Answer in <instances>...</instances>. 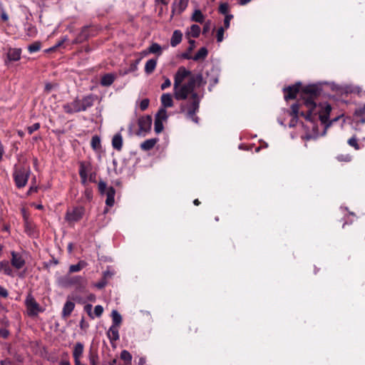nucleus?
Here are the masks:
<instances>
[{
    "instance_id": "obj_25",
    "label": "nucleus",
    "mask_w": 365,
    "mask_h": 365,
    "mask_svg": "<svg viewBox=\"0 0 365 365\" xmlns=\"http://www.w3.org/2000/svg\"><path fill=\"white\" fill-rule=\"evenodd\" d=\"M182 33L176 30L173 32V36L170 39V45L173 47L176 46L178 44H179L182 41Z\"/></svg>"
},
{
    "instance_id": "obj_55",
    "label": "nucleus",
    "mask_w": 365,
    "mask_h": 365,
    "mask_svg": "<svg viewBox=\"0 0 365 365\" xmlns=\"http://www.w3.org/2000/svg\"><path fill=\"white\" fill-rule=\"evenodd\" d=\"M3 154H4V147H3L2 144L0 143V160L2 158Z\"/></svg>"
},
{
    "instance_id": "obj_26",
    "label": "nucleus",
    "mask_w": 365,
    "mask_h": 365,
    "mask_svg": "<svg viewBox=\"0 0 365 365\" xmlns=\"http://www.w3.org/2000/svg\"><path fill=\"white\" fill-rule=\"evenodd\" d=\"M191 20L197 23H202L205 21V16L200 9H195L191 16Z\"/></svg>"
},
{
    "instance_id": "obj_31",
    "label": "nucleus",
    "mask_w": 365,
    "mask_h": 365,
    "mask_svg": "<svg viewBox=\"0 0 365 365\" xmlns=\"http://www.w3.org/2000/svg\"><path fill=\"white\" fill-rule=\"evenodd\" d=\"M112 325H116L117 327H119L122 322L121 315L116 310H113L112 312Z\"/></svg>"
},
{
    "instance_id": "obj_35",
    "label": "nucleus",
    "mask_w": 365,
    "mask_h": 365,
    "mask_svg": "<svg viewBox=\"0 0 365 365\" xmlns=\"http://www.w3.org/2000/svg\"><path fill=\"white\" fill-rule=\"evenodd\" d=\"M91 146L93 149L96 150L100 148L101 147V140L98 136L94 135L92 137L91 142Z\"/></svg>"
},
{
    "instance_id": "obj_27",
    "label": "nucleus",
    "mask_w": 365,
    "mask_h": 365,
    "mask_svg": "<svg viewBox=\"0 0 365 365\" xmlns=\"http://www.w3.org/2000/svg\"><path fill=\"white\" fill-rule=\"evenodd\" d=\"M150 53L157 54L158 56L162 54V47L157 43H153L148 48Z\"/></svg>"
},
{
    "instance_id": "obj_16",
    "label": "nucleus",
    "mask_w": 365,
    "mask_h": 365,
    "mask_svg": "<svg viewBox=\"0 0 365 365\" xmlns=\"http://www.w3.org/2000/svg\"><path fill=\"white\" fill-rule=\"evenodd\" d=\"M162 107L166 109L173 106V99L170 93H163L160 97Z\"/></svg>"
},
{
    "instance_id": "obj_58",
    "label": "nucleus",
    "mask_w": 365,
    "mask_h": 365,
    "mask_svg": "<svg viewBox=\"0 0 365 365\" xmlns=\"http://www.w3.org/2000/svg\"><path fill=\"white\" fill-rule=\"evenodd\" d=\"M60 365H71V364L68 361H61L60 362Z\"/></svg>"
},
{
    "instance_id": "obj_41",
    "label": "nucleus",
    "mask_w": 365,
    "mask_h": 365,
    "mask_svg": "<svg viewBox=\"0 0 365 365\" xmlns=\"http://www.w3.org/2000/svg\"><path fill=\"white\" fill-rule=\"evenodd\" d=\"M225 28L220 27L218 29L217 32V42H222L224 38Z\"/></svg>"
},
{
    "instance_id": "obj_53",
    "label": "nucleus",
    "mask_w": 365,
    "mask_h": 365,
    "mask_svg": "<svg viewBox=\"0 0 365 365\" xmlns=\"http://www.w3.org/2000/svg\"><path fill=\"white\" fill-rule=\"evenodd\" d=\"M187 3L188 0H180V4L182 7V9H184L187 6Z\"/></svg>"
},
{
    "instance_id": "obj_19",
    "label": "nucleus",
    "mask_w": 365,
    "mask_h": 365,
    "mask_svg": "<svg viewBox=\"0 0 365 365\" xmlns=\"http://www.w3.org/2000/svg\"><path fill=\"white\" fill-rule=\"evenodd\" d=\"M118 328L119 327H117L116 325H111L109 328L107 334L111 341L119 339Z\"/></svg>"
},
{
    "instance_id": "obj_51",
    "label": "nucleus",
    "mask_w": 365,
    "mask_h": 365,
    "mask_svg": "<svg viewBox=\"0 0 365 365\" xmlns=\"http://www.w3.org/2000/svg\"><path fill=\"white\" fill-rule=\"evenodd\" d=\"M91 309H92V305L91 304H87L86 307H85V310L88 312V315L93 318V317L92 316V313H91Z\"/></svg>"
},
{
    "instance_id": "obj_11",
    "label": "nucleus",
    "mask_w": 365,
    "mask_h": 365,
    "mask_svg": "<svg viewBox=\"0 0 365 365\" xmlns=\"http://www.w3.org/2000/svg\"><path fill=\"white\" fill-rule=\"evenodd\" d=\"M0 272L9 277L14 276L11 264L8 260L0 261Z\"/></svg>"
},
{
    "instance_id": "obj_33",
    "label": "nucleus",
    "mask_w": 365,
    "mask_h": 365,
    "mask_svg": "<svg viewBox=\"0 0 365 365\" xmlns=\"http://www.w3.org/2000/svg\"><path fill=\"white\" fill-rule=\"evenodd\" d=\"M110 277V274H109V272H104L103 273V278L99 281L98 282L96 283L95 284V287L98 288V289H102L103 288L106 284H107V277Z\"/></svg>"
},
{
    "instance_id": "obj_59",
    "label": "nucleus",
    "mask_w": 365,
    "mask_h": 365,
    "mask_svg": "<svg viewBox=\"0 0 365 365\" xmlns=\"http://www.w3.org/2000/svg\"><path fill=\"white\" fill-rule=\"evenodd\" d=\"M36 187H31L29 188V190L28 192V194H30L32 192H36Z\"/></svg>"
},
{
    "instance_id": "obj_23",
    "label": "nucleus",
    "mask_w": 365,
    "mask_h": 365,
    "mask_svg": "<svg viewBox=\"0 0 365 365\" xmlns=\"http://www.w3.org/2000/svg\"><path fill=\"white\" fill-rule=\"evenodd\" d=\"M158 140L157 138H151L145 140L140 145V148L143 150H151L157 143Z\"/></svg>"
},
{
    "instance_id": "obj_47",
    "label": "nucleus",
    "mask_w": 365,
    "mask_h": 365,
    "mask_svg": "<svg viewBox=\"0 0 365 365\" xmlns=\"http://www.w3.org/2000/svg\"><path fill=\"white\" fill-rule=\"evenodd\" d=\"M149 106V100L143 99L140 104V108L142 110H145Z\"/></svg>"
},
{
    "instance_id": "obj_13",
    "label": "nucleus",
    "mask_w": 365,
    "mask_h": 365,
    "mask_svg": "<svg viewBox=\"0 0 365 365\" xmlns=\"http://www.w3.org/2000/svg\"><path fill=\"white\" fill-rule=\"evenodd\" d=\"M21 49L10 48L7 52V59L9 61H17L21 58Z\"/></svg>"
},
{
    "instance_id": "obj_52",
    "label": "nucleus",
    "mask_w": 365,
    "mask_h": 365,
    "mask_svg": "<svg viewBox=\"0 0 365 365\" xmlns=\"http://www.w3.org/2000/svg\"><path fill=\"white\" fill-rule=\"evenodd\" d=\"M66 40V38H64V39L61 40L55 46L49 48V51H54V50H56V48L59 47V46H61Z\"/></svg>"
},
{
    "instance_id": "obj_64",
    "label": "nucleus",
    "mask_w": 365,
    "mask_h": 365,
    "mask_svg": "<svg viewBox=\"0 0 365 365\" xmlns=\"http://www.w3.org/2000/svg\"><path fill=\"white\" fill-rule=\"evenodd\" d=\"M91 365H97L96 362L94 361V359L91 360Z\"/></svg>"
},
{
    "instance_id": "obj_12",
    "label": "nucleus",
    "mask_w": 365,
    "mask_h": 365,
    "mask_svg": "<svg viewBox=\"0 0 365 365\" xmlns=\"http://www.w3.org/2000/svg\"><path fill=\"white\" fill-rule=\"evenodd\" d=\"M300 84H297L293 86H289L284 89V98L287 99H294L297 96V93L299 92Z\"/></svg>"
},
{
    "instance_id": "obj_28",
    "label": "nucleus",
    "mask_w": 365,
    "mask_h": 365,
    "mask_svg": "<svg viewBox=\"0 0 365 365\" xmlns=\"http://www.w3.org/2000/svg\"><path fill=\"white\" fill-rule=\"evenodd\" d=\"M207 56V50L206 48L202 47L197 51V52L192 57V59L194 61H199V60L205 58V57Z\"/></svg>"
},
{
    "instance_id": "obj_42",
    "label": "nucleus",
    "mask_w": 365,
    "mask_h": 365,
    "mask_svg": "<svg viewBox=\"0 0 365 365\" xmlns=\"http://www.w3.org/2000/svg\"><path fill=\"white\" fill-rule=\"evenodd\" d=\"M229 6L226 3L221 4L219 6V11L222 14H227Z\"/></svg>"
},
{
    "instance_id": "obj_44",
    "label": "nucleus",
    "mask_w": 365,
    "mask_h": 365,
    "mask_svg": "<svg viewBox=\"0 0 365 365\" xmlns=\"http://www.w3.org/2000/svg\"><path fill=\"white\" fill-rule=\"evenodd\" d=\"M40 128V124L38 123H34L32 125L28 127L27 130L29 134L33 133L34 131L38 130Z\"/></svg>"
},
{
    "instance_id": "obj_57",
    "label": "nucleus",
    "mask_w": 365,
    "mask_h": 365,
    "mask_svg": "<svg viewBox=\"0 0 365 365\" xmlns=\"http://www.w3.org/2000/svg\"><path fill=\"white\" fill-rule=\"evenodd\" d=\"M29 30H30V32H31L33 35H35L36 33V30L34 27H31Z\"/></svg>"
},
{
    "instance_id": "obj_24",
    "label": "nucleus",
    "mask_w": 365,
    "mask_h": 365,
    "mask_svg": "<svg viewBox=\"0 0 365 365\" xmlns=\"http://www.w3.org/2000/svg\"><path fill=\"white\" fill-rule=\"evenodd\" d=\"M106 194L107 195L106 200V205L110 207L113 206L114 204V197L115 194V189L113 187H108Z\"/></svg>"
},
{
    "instance_id": "obj_37",
    "label": "nucleus",
    "mask_w": 365,
    "mask_h": 365,
    "mask_svg": "<svg viewBox=\"0 0 365 365\" xmlns=\"http://www.w3.org/2000/svg\"><path fill=\"white\" fill-rule=\"evenodd\" d=\"M163 122L158 119H155L154 129L156 133H160L163 130Z\"/></svg>"
},
{
    "instance_id": "obj_3",
    "label": "nucleus",
    "mask_w": 365,
    "mask_h": 365,
    "mask_svg": "<svg viewBox=\"0 0 365 365\" xmlns=\"http://www.w3.org/2000/svg\"><path fill=\"white\" fill-rule=\"evenodd\" d=\"M93 101L92 96H87L83 98L82 100L76 99L71 103L63 105V108L66 113L69 114L84 111L93 106Z\"/></svg>"
},
{
    "instance_id": "obj_29",
    "label": "nucleus",
    "mask_w": 365,
    "mask_h": 365,
    "mask_svg": "<svg viewBox=\"0 0 365 365\" xmlns=\"http://www.w3.org/2000/svg\"><path fill=\"white\" fill-rule=\"evenodd\" d=\"M168 115L167 113L166 109L164 108H160L156 113L155 119H158L160 121L165 122L168 120Z\"/></svg>"
},
{
    "instance_id": "obj_39",
    "label": "nucleus",
    "mask_w": 365,
    "mask_h": 365,
    "mask_svg": "<svg viewBox=\"0 0 365 365\" xmlns=\"http://www.w3.org/2000/svg\"><path fill=\"white\" fill-rule=\"evenodd\" d=\"M120 358L127 362H130L132 356L128 351L123 350L120 354Z\"/></svg>"
},
{
    "instance_id": "obj_14",
    "label": "nucleus",
    "mask_w": 365,
    "mask_h": 365,
    "mask_svg": "<svg viewBox=\"0 0 365 365\" xmlns=\"http://www.w3.org/2000/svg\"><path fill=\"white\" fill-rule=\"evenodd\" d=\"M66 285H79L83 286L86 284V279L81 276H76L73 277H66L65 279Z\"/></svg>"
},
{
    "instance_id": "obj_38",
    "label": "nucleus",
    "mask_w": 365,
    "mask_h": 365,
    "mask_svg": "<svg viewBox=\"0 0 365 365\" xmlns=\"http://www.w3.org/2000/svg\"><path fill=\"white\" fill-rule=\"evenodd\" d=\"M348 144L350 146L354 148L355 150H359L360 148L359 143H358L357 138L355 136H353L350 139H349Z\"/></svg>"
},
{
    "instance_id": "obj_45",
    "label": "nucleus",
    "mask_w": 365,
    "mask_h": 365,
    "mask_svg": "<svg viewBox=\"0 0 365 365\" xmlns=\"http://www.w3.org/2000/svg\"><path fill=\"white\" fill-rule=\"evenodd\" d=\"M232 18H233V16L231 15V14H227L225 16V20H224L225 29H228L229 28L230 21H231V19Z\"/></svg>"
},
{
    "instance_id": "obj_48",
    "label": "nucleus",
    "mask_w": 365,
    "mask_h": 365,
    "mask_svg": "<svg viewBox=\"0 0 365 365\" xmlns=\"http://www.w3.org/2000/svg\"><path fill=\"white\" fill-rule=\"evenodd\" d=\"M171 86V81L169 78H165L164 82L162 83L160 88L162 90H165Z\"/></svg>"
},
{
    "instance_id": "obj_17",
    "label": "nucleus",
    "mask_w": 365,
    "mask_h": 365,
    "mask_svg": "<svg viewBox=\"0 0 365 365\" xmlns=\"http://www.w3.org/2000/svg\"><path fill=\"white\" fill-rule=\"evenodd\" d=\"M115 78L116 75L115 73H106L102 76L101 84L103 86H109L113 83Z\"/></svg>"
},
{
    "instance_id": "obj_30",
    "label": "nucleus",
    "mask_w": 365,
    "mask_h": 365,
    "mask_svg": "<svg viewBox=\"0 0 365 365\" xmlns=\"http://www.w3.org/2000/svg\"><path fill=\"white\" fill-rule=\"evenodd\" d=\"M86 262L84 261H80L76 264H72L69 267L70 272H77L81 271L83 267L86 266Z\"/></svg>"
},
{
    "instance_id": "obj_15",
    "label": "nucleus",
    "mask_w": 365,
    "mask_h": 365,
    "mask_svg": "<svg viewBox=\"0 0 365 365\" xmlns=\"http://www.w3.org/2000/svg\"><path fill=\"white\" fill-rule=\"evenodd\" d=\"M90 166L83 163H81L80 169H79V175L81 179V182L83 184H86L88 180V175L90 173Z\"/></svg>"
},
{
    "instance_id": "obj_61",
    "label": "nucleus",
    "mask_w": 365,
    "mask_h": 365,
    "mask_svg": "<svg viewBox=\"0 0 365 365\" xmlns=\"http://www.w3.org/2000/svg\"><path fill=\"white\" fill-rule=\"evenodd\" d=\"M51 88H52V86L51 84H46V87H45L46 90L48 91H49L51 89Z\"/></svg>"
},
{
    "instance_id": "obj_32",
    "label": "nucleus",
    "mask_w": 365,
    "mask_h": 365,
    "mask_svg": "<svg viewBox=\"0 0 365 365\" xmlns=\"http://www.w3.org/2000/svg\"><path fill=\"white\" fill-rule=\"evenodd\" d=\"M200 27L198 25L193 24L190 26L189 34L193 38H197L200 34Z\"/></svg>"
},
{
    "instance_id": "obj_4",
    "label": "nucleus",
    "mask_w": 365,
    "mask_h": 365,
    "mask_svg": "<svg viewBox=\"0 0 365 365\" xmlns=\"http://www.w3.org/2000/svg\"><path fill=\"white\" fill-rule=\"evenodd\" d=\"M190 78H194L191 72L185 67L180 66L174 76L173 88H176L177 86L183 84V83H185L189 81Z\"/></svg>"
},
{
    "instance_id": "obj_60",
    "label": "nucleus",
    "mask_w": 365,
    "mask_h": 365,
    "mask_svg": "<svg viewBox=\"0 0 365 365\" xmlns=\"http://www.w3.org/2000/svg\"><path fill=\"white\" fill-rule=\"evenodd\" d=\"M359 113L361 114H365V105L359 109Z\"/></svg>"
},
{
    "instance_id": "obj_34",
    "label": "nucleus",
    "mask_w": 365,
    "mask_h": 365,
    "mask_svg": "<svg viewBox=\"0 0 365 365\" xmlns=\"http://www.w3.org/2000/svg\"><path fill=\"white\" fill-rule=\"evenodd\" d=\"M41 43L38 41L34 42V43L28 46V50L30 53H35L41 49Z\"/></svg>"
},
{
    "instance_id": "obj_22",
    "label": "nucleus",
    "mask_w": 365,
    "mask_h": 365,
    "mask_svg": "<svg viewBox=\"0 0 365 365\" xmlns=\"http://www.w3.org/2000/svg\"><path fill=\"white\" fill-rule=\"evenodd\" d=\"M112 145L114 149L120 150L123 147V138L121 134H115L112 139Z\"/></svg>"
},
{
    "instance_id": "obj_21",
    "label": "nucleus",
    "mask_w": 365,
    "mask_h": 365,
    "mask_svg": "<svg viewBox=\"0 0 365 365\" xmlns=\"http://www.w3.org/2000/svg\"><path fill=\"white\" fill-rule=\"evenodd\" d=\"M83 345L80 342L76 343L73 348V356L74 359V361L81 359V357L83 355Z\"/></svg>"
},
{
    "instance_id": "obj_6",
    "label": "nucleus",
    "mask_w": 365,
    "mask_h": 365,
    "mask_svg": "<svg viewBox=\"0 0 365 365\" xmlns=\"http://www.w3.org/2000/svg\"><path fill=\"white\" fill-rule=\"evenodd\" d=\"M29 170H26L24 168L15 170L13 175L17 187L21 188L26 186L29 180Z\"/></svg>"
},
{
    "instance_id": "obj_36",
    "label": "nucleus",
    "mask_w": 365,
    "mask_h": 365,
    "mask_svg": "<svg viewBox=\"0 0 365 365\" xmlns=\"http://www.w3.org/2000/svg\"><path fill=\"white\" fill-rule=\"evenodd\" d=\"M336 159L339 162L348 163L351 160V156L349 154H339L336 156Z\"/></svg>"
},
{
    "instance_id": "obj_46",
    "label": "nucleus",
    "mask_w": 365,
    "mask_h": 365,
    "mask_svg": "<svg viewBox=\"0 0 365 365\" xmlns=\"http://www.w3.org/2000/svg\"><path fill=\"white\" fill-rule=\"evenodd\" d=\"M98 189H99V191L101 192V193H105L107 192V186H106V182H103V181H100L99 183H98Z\"/></svg>"
},
{
    "instance_id": "obj_56",
    "label": "nucleus",
    "mask_w": 365,
    "mask_h": 365,
    "mask_svg": "<svg viewBox=\"0 0 365 365\" xmlns=\"http://www.w3.org/2000/svg\"><path fill=\"white\" fill-rule=\"evenodd\" d=\"M1 365H11V362L9 361L5 360L1 361Z\"/></svg>"
},
{
    "instance_id": "obj_7",
    "label": "nucleus",
    "mask_w": 365,
    "mask_h": 365,
    "mask_svg": "<svg viewBox=\"0 0 365 365\" xmlns=\"http://www.w3.org/2000/svg\"><path fill=\"white\" fill-rule=\"evenodd\" d=\"M84 211L83 207H76L71 210H68L66 215V221L70 224L79 221L83 217Z\"/></svg>"
},
{
    "instance_id": "obj_40",
    "label": "nucleus",
    "mask_w": 365,
    "mask_h": 365,
    "mask_svg": "<svg viewBox=\"0 0 365 365\" xmlns=\"http://www.w3.org/2000/svg\"><path fill=\"white\" fill-rule=\"evenodd\" d=\"M299 111V106L297 103L293 104L291 106V115L294 118H297Z\"/></svg>"
},
{
    "instance_id": "obj_50",
    "label": "nucleus",
    "mask_w": 365,
    "mask_h": 365,
    "mask_svg": "<svg viewBox=\"0 0 365 365\" xmlns=\"http://www.w3.org/2000/svg\"><path fill=\"white\" fill-rule=\"evenodd\" d=\"M9 332L6 329H0V337L6 339L8 337Z\"/></svg>"
},
{
    "instance_id": "obj_49",
    "label": "nucleus",
    "mask_w": 365,
    "mask_h": 365,
    "mask_svg": "<svg viewBox=\"0 0 365 365\" xmlns=\"http://www.w3.org/2000/svg\"><path fill=\"white\" fill-rule=\"evenodd\" d=\"M9 295L8 291L4 287L0 285V296L6 298Z\"/></svg>"
},
{
    "instance_id": "obj_2",
    "label": "nucleus",
    "mask_w": 365,
    "mask_h": 365,
    "mask_svg": "<svg viewBox=\"0 0 365 365\" xmlns=\"http://www.w3.org/2000/svg\"><path fill=\"white\" fill-rule=\"evenodd\" d=\"M320 93V89L314 85L305 87L302 91V98L304 104L308 109V113L305 115L303 112L300 113L302 116H304L306 119L310 120L312 114H317L315 110L317 108V103L315 99Z\"/></svg>"
},
{
    "instance_id": "obj_43",
    "label": "nucleus",
    "mask_w": 365,
    "mask_h": 365,
    "mask_svg": "<svg viewBox=\"0 0 365 365\" xmlns=\"http://www.w3.org/2000/svg\"><path fill=\"white\" fill-rule=\"evenodd\" d=\"M103 312V308L101 305H97L94 308V314L96 317H99L102 315Z\"/></svg>"
},
{
    "instance_id": "obj_62",
    "label": "nucleus",
    "mask_w": 365,
    "mask_h": 365,
    "mask_svg": "<svg viewBox=\"0 0 365 365\" xmlns=\"http://www.w3.org/2000/svg\"><path fill=\"white\" fill-rule=\"evenodd\" d=\"M1 18H2V19H4V21H6V20L8 19V16H7V15H6V14H2Z\"/></svg>"
},
{
    "instance_id": "obj_8",
    "label": "nucleus",
    "mask_w": 365,
    "mask_h": 365,
    "mask_svg": "<svg viewBox=\"0 0 365 365\" xmlns=\"http://www.w3.org/2000/svg\"><path fill=\"white\" fill-rule=\"evenodd\" d=\"M152 118L150 115L142 116L138 120V135H145L151 129Z\"/></svg>"
},
{
    "instance_id": "obj_9",
    "label": "nucleus",
    "mask_w": 365,
    "mask_h": 365,
    "mask_svg": "<svg viewBox=\"0 0 365 365\" xmlns=\"http://www.w3.org/2000/svg\"><path fill=\"white\" fill-rule=\"evenodd\" d=\"M320 110L317 111L319 113V118L323 124H327L329 114L331 110V107L329 103H323L319 105Z\"/></svg>"
},
{
    "instance_id": "obj_54",
    "label": "nucleus",
    "mask_w": 365,
    "mask_h": 365,
    "mask_svg": "<svg viewBox=\"0 0 365 365\" xmlns=\"http://www.w3.org/2000/svg\"><path fill=\"white\" fill-rule=\"evenodd\" d=\"M170 0H155V2L158 4H162L166 5L169 3Z\"/></svg>"
},
{
    "instance_id": "obj_63",
    "label": "nucleus",
    "mask_w": 365,
    "mask_h": 365,
    "mask_svg": "<svg viewBox=\"0 0 365 365\" xmlns=\"http://www.w3.org/2000/svg\"><path fill=\"white\" fill-rule=\"evenodd\" d=\"M193 203L195 205H198L200 204V201L197 199H196V200H194Z\"/></svg>"
},
{
    "instance_id": "obj_5",
    "label": "nucleus",
    "mask_w": 365,
    "mask_h": 365,
    "mask_svg": "<svg viewBox=\"0 0 365 365\" xmlns=\"http://www.w3.org/2000/svg\"><path fill=\"white\" fill-rule=\"evenodd\" d=\"M25 304L26 307L28 315L30 317L36 316L38 313L43 312V309L31 294H29L26 296Z\"/></svg>"
},
{
    "instance_id": "obj_18",
    "label": "nucleus",
    "mask_w": 365,
    "mask_h": 365,
    "mask_svg": "<svg viewBox=\"0 0 365 365\" xmlns=\"http://www.w3.org/2000/svg\"><path fill=\"white\" fill-rule=\"evenodd\" d=\"M74 307H75L74 302H73L71 301H67L63 307L62 317L63 318L68 317L71 315V312L73 311Z\"/></svg>"
},
{
    "instance_id": "obj_20",
    "label": "nucleus",
    "mask_w": 365,
    "mask_h": 365,
    "mask_svg": "<svg viewBox=\"0 0 365 365\" xmlns=\"http://www.w3.org/2000/svg\"><path fill=\"white\" fill-rule=\"evenodd\" d=\"M158 63L157 58H151L147 61L145 65V72L150 75L155 71Z\"/></svg>"
},
{
    "instance_id": "obj_10",
    "label": "nucleus",
    "mask_w": 365,
    "mask_h": 365,
    "mask_svg": "<svg viewBox=\"0 0 365 365\" xmlns=\"http://www.w3.org/2000/svg\"><path fill=\"white\" fill-rule=\"evenodd\" d=\"M11 264L12 267L16 269H20L24 267L25 260L19 253L13 251L11 252Z\"/></svg>"
},
{
    "instance_id": "obj_1",
    "label": "nucleus",
    "mask_w": 365,
    "mask_h": 365,
    "mask_svg": "<svg viewBox=\"0 0 365 365\" xmlns=\"http://www.w3.org/2000/svg\"><path fill=\"white\" fill-rule=\"evenodd\" d=\"M195 83V78H190L185 83L180 84L176 88H173V91L174 96L177 100H185L191 95V101L187 103L181 104L180 110L182 113H185L188 118L197 123L198 118L195 116V113L199 109L200 101L197 94L193 91Z\"/></svg>"
}]
</instances>
